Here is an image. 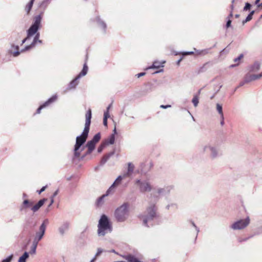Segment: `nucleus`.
<instances>
[{"label": "nucleus", "mask_w": 262, "mask_h": 262, "mask_svg": "<svg viewBox=\"0 0 262 262\" xmlns=\"http://www.w3.org/2000/svg\"><path fill=\"white\" fill-rule=\"evenodd\" d=\"M91 110L89 109L85 114V123L84 129L81 135L77 136L76 139V143L74 148V155L75 157H79L80 155V152L84 149V147H82L81 149L80 148L81 146L85 143L88 138L91 122Z\"/></svg>", "instance_id": "f257e3e1"}, {"label": "nucleus", "mask_w": 262, "mask_h": 262, "mask_svg": "<svg viewBox=\"0 0 262 262\" xmlns=\"http://www.w3.org/2000/svg\"><path fill=\"white\" fill-rule=\"evenodd\" d=\"M113 231V227L108 217L102 214L99 220L98 224L97 234L99 236H104Z\"/></svg>", "instance_id": "f03ea898"}, {"label": "nucleus", "mask_w": 262, "mask_h": 262, "mask_svg": "<svg viewBox=\"0 0 262 262\" xmlns=\"http://www.w3.org/2000/svg\"><path fill=\"white\" fill-rule=\"evenodd\" d=\"M130 204L128 202L123 203L117 207L114 212V217L118 222H125L129 216Z\"/></svg>", "instance_id": "7ed1b4c3"}, {"label": "nucleus", "mask_w": 262, "mask_h": 262, "mask_svg": "<svg viewBox=\"0 0 262 262\" xmlns=\"http://www.w3.org/2000/svg\"><path fill=\"white\" fill-rule=\"evenodd\" d=\"M156 202L150 204L143 214L141 215V219L145 226L149 227L148 223L151 222L157 217V207Z\"/></svg>", "instance_id": "20e7f679"}, {"label": "nucleus", "mask_w": 262, "mask_h": 262, "mask_svg": "<svg viewBox=\"0 0 262 262\" xmlns=\"http://www.w3.org/2000/svg\"><path fill=\"white\" fill-rule=\"evenodd\" d=\"M173 188V187L172 185L164 186L163 187H156L154 191L150 194L151 197L154 199L156 203L159 200L160 196H165L167 198Z\"/></svg>", "instance_id": "39448f33"}, {"label": "nucleus", "mask_w": 262, "mask_h": 262, "mask_svg": "<svg viewBox=\"0 0 262 262\" xmlns=\"http://www.w3.org/2000/svg\"><path fill=\"white\" fill-rule=\"evenodd\" d=\"M210 152V156L211 159H214L221 155L220 148L217 145L207 144L203 146V152Z\"/></svg>", "instance_id": "423d86ee"}, {"label": "nucleus", "mask_w": 262, "mask_h": 262, "mask_svg": "<svg viewBox=\"0 0 262 262\" xmlns=\"http://www.w3.org/2000/svg\"><path fill=\"white\" fill-rule=\"evenodd\" d=\"M42 19V14L37 15L33 17V23L29 29H31L32 27H35L36 28V32L33 34V36L34 35V38H39L40 37V33L38 32V30L41 28V22Z\"/></svg>", "instance_id": "0eeeda50"}, {"label": "nucleus", "mask_w": 262, "mask_h": 262, "mask_svg": "<svg viewBox=\"0 0 262 262\" xmlns=\"http://www.w3.org/2000/svg\"><path fill=\"white\" fill-rule=\"evenodd\" d=\"M135 184L139 187L141 192H150L152 190V186L148 180H141L137 179Z\"/></svg>", "instance_id": "6e6552de"}, {"label": "nucleus", "mask_w": 262, "mask_h": 262, "mask_svg": "<svg viewBox=\"0 0 262 262\" xmlns=\"http://www.w3.org/2000/svg\"><path fill=\"white\" fill-rule=\"evenodd\" d=\"M249 217H247L245 219H241L234 222L231 226L230 228L233 230H242L245 228L250 223Z\"/></svg>", "instance_id": "1a4fd4ad"}, {"label": "nucleus", "mask_w": 262, "mask_h": 262, "mask_svg": "<svg viewBox=\"0 0 262 262\" xmlns=\"http://www.w3.org/2000/svg\"><path fill=\"white\" fill-rule=\"evenodd\" d=\"M153 166L152 163L151 161H145L141 163L140 165V170L142 174L147 173Z\"/></svg>", "instance_id": "9d476101"}, {"label": "nucleus", "mask_w": 262, "mask_h": 262, "mask_svg": "<svg viewBox=\"0 0 262 262\" xmlns=\"http://www.w3.org/2000/svg\"><path fill=\"white\" fill-rule=\"evenodd\" d=\"M70 223L68 221H64L58 228V231L61 236H63L69 229Z\"/></svg>", "instance_id": "9b49d317"}, {"label": "nucleus", "mask_w": 262, "mask_h": 262, "mask_svg": "<svg viewBox=\"0 0 262 262\" xmlns=\"http://www.w3.org/2000/svg\"><path fill=\"white\" fill-rule=\"evenodd\" d=\"M57 99V96L56 95H53L51 98H50L47 101H46L45 103H43L42 105H41L37 110L36 113L39 114L40 113L41 110L48 106L52 103L55 102Z\"/></svg>", "instance_id": "f8f14e48"}, {"label": "nucleus", "mask_w": 262, "mask_h": 262, "mask_svg": "<svg viewBox=\"0 0 262 262\" xmlns=\"http://www.w3.org/2000/svg\"><path fill=\"white\" fill-rule=\"evenodd\" d=\"M124 178V177L123 176H119L115 180L114 183L112 184V185L110 187V188L107 189V190H108V191L111 193L113 192L114 191V189L121 184V181Z\"/></svg>", "instance_id": "ddd939ff"}, {"label": "nucleus", "mask_w": 262, "mask_h": 262, "mask_svg": "<svg viewBox=\"0 0 262 262\" xmlns=\"http://www.w3.org/2000/svg\"><path fill=\"white\" fill-rule=\"evenodd\" d=\"M111 192L107 190L106 193L101 196L99 197L96 201L95 205L97 207L99 208L101 207L104 203V199L108 196Z\"/></svg>", "instance_id": "4468645a"}, {"label": "nucleus", "mask_w": 262, "mask_h": 262, "mask_svg": "<svg viewBox=\"0 0 262 262\" xmlns=\"http://www.w3.org/2000/svg\"><path fill=\"white\" fill-rule=\"evenodd\" d=\"M37 43H42V41L41 40H40L39 38H34L32 43L30 45L26 46L25 48L21 50V52H25L31 49L36 45Z\"/></svg>", "instance_id": "2eb2a0df"}, {"label": "nucleus", "mask_w": 262, "mask_h": 262, "mask_svg": "<svg viewBox=\"0 0 262 262\" xmlns=\"http://www.w3.org/2000/svg\"><path fill=\"white\" fill-rule=\"evenodd\" d=\"M36 29L35 27H32L31 29H28L27 31V37L22 40L21 45L28 40L31 37L33 36V34L36 32Z\"/></svg>", "instance_id": "dca6fc26"}, {"label": "nucleus", "mask_w": 262, "mask_h": 262, "mask_svg": "<svg viewBox=\"0 0 262 262\" xmlns=\"http://www.w3.org/2000/svg\"><path fill=\"white\" fill-rule=\"evenodd\" d=\"M21 51H19V46H15L13 43L11 44V48L9 50V53L12 54L14 57L18 56L21 53Z\"/></svg>", "instance_id": "f3484780"}, {"label": "nucleus", "mask_w": 262, "mask_h": 262, "mask_svg": "<svg viewBox=\"0 0 262 262\" xmlns=\"http://www.w3.org/2000/svg\"><path fill=\"white\" fill-rule=\"evenodd\" d=\"M165 63V61H162L161 62L158 61H155L150 66L147 67L145 70L155 69H157L160 67H163L164 64Z\"/></svg>", "instance_id": "a211bd4d"}, {"label": "nucleus", "mask_w": 262, "mask_h": 262, "mask_svg": "<svg viewBox=\"0 0 262 262\" xmlns=\"http://www.w3.org/2000/svg\"><path fill=\"white\" fill-rule=\"evenodd\" d=\"M127 166V172L123 174V177L125 178L130 177L133 173L135 169L134 165L131 162L128 163Z\"/></svg>", "instance_id": "6ab92c4d"}, {"label": "nucleus", "mask_w": 262, "mask_h": 262, "mask_svg": "<svg viewBox=\"0 0 262 262\" xmlns=\"http://www.w3.org/2000/svg\"><path fill=\"white\" fill-rule=\"evenodd\" d=\"M46 201H47L46 199L40 200L36 204H35L31 208V210L34 212H36L44 204Z\"/></svg>", "instance_id": "aec40b11"}, {"label": "nucleus", "mask_w": 262, "mask_h": 262, "mask_svg": "<svg viewBox=\"0 0 262 262\" xmlns=\"http://www.w3.org/2000/svg\"><path fill=\"white\" fill-rule=\"evenodd\" d=\"M261 63L258 61H255L254 63L249 67V70L252 72L258 71L260 67Z\"/></svg>", "instance_id": "412c9836"}, {"label": "nucleus", "mask_w": 262, "mask_h": 262, "mask_svg": "<svg viewBox=\"0 0 262 262\" xmlns=\"http://www.w3.org/2000/svg\"><path fill=\"white\" fill-rule=\"evenodd\" d=\"M96 21H97L99 26L102 28L103 33H105L106 32V27H107L106 24H105V23L104 21H103L102 20H101L100 19V18L99 17V16H97L96 18Z\"/></svg>", "instance_id": "4be33fe9"}, {"label": "nucleus", "mask_w": 262, "mask_h": 262, "mask_svg": "<svg viewBox=\"0 0 262 262\" xmlns=\"http://www.w3.org/2000/svg\"><path fill=\"white\" fill-rule=\"evenodd\" d=\"M46 231L44 230V228H39L38 231L36 232L34 236V238L38 241H41L43 238Z\"/></svg>", "instance_id": "5701e85b"}, {"label": "nucleus", "mask_w": 262, "mask_h": 262, "mask_svg": "<svg viewBox=\"0 0 262 262\" xmlns=\"http://www.w3.org/2000/svg\"><path fill=\"white\" fill-rule=\"evenodd\" d=\"M245 82H247L248 83L250 81L255 80L260 78L258 76V74H253V75L247 74L245 76Z\"/></svg>", "instance_id": "b1692460"}, {"label": "nucleus", "mask_w": 262, "mask_h": 262, "mask_svg": "<svg viewBox=\"0 0 262 262\" xmlns=\"http://www.w3.org/2000/svg\"><path fill=\"white\" fill-rule=\"evenodd\" d=\"M123 257L125 258L128 262H142L139 260L138 258L132 254H127L126 255L123 256Z\"/></svg>", "instance_id": "393cba45"}, {"label": "nucleus", "mask_w": 262, "mask_h": 262, "mask_svg": "<svg viewBox=\"0 0 262 262\" xmlns=\"http://www.w3.org/2000/svg\"><path fill=\"white\" fill-rule=\"evenodd\" d=\"M80 78H78V76H77L73 80H72L68 85V89L71 90L72 89H75L76 86L78 84V80Z\"/></svg>", "instance_id": "a878e982"}, {"label": "nucleus", "mask_w": 262, "mask_h": 262, "mask_svg": "<svg viewBox=\"0 0 262 262\" xmlns=\"http://www.w3.org/2000/svg\"><path fill=\"white\" fill-rule=\"evenodd\" d=\"M32 205L33 202L29 201L28 200H25L20 207V210L23 211L25 209L30 208Z\"/></svg>", "instance_id": "bb28decb"}, {"label": "nucleus", "mask_w": 262, "mask_h": 262, "mask_svg": "<svg viewBox=\"0 0 262 262\" xmlns=\"http://www.w3.org/2000/svg\"><path fill=\"white\" fill-rule=\"evenodd\" d=\"M114 154L115 151L114 150L104 156L101 160V164L103 165L104 164H105L106 162V161L109 159V158L111 156L114 155Z\"/></svg>", "instance_id": "cd10ccee"}, {"label": "nucleus", "mask_w": 262, "mask_h": 262, "mask_svg": "<svg viewBox=\"0 0 262 262\" xmlns=\"http://www.w3.org/2000/svg\"><path fill=\"white\" fill-rule=\"evenodd\" d=\"M88 71V67L86 63H85L83 65V69L80 73L77 75L78 78H80L82 76H84L86 75Z\"/></svg>", "instance_id": "c85d7f7f"}, {"label": "nucleus", "mask_w": 262, "mask_h": 262, "mask_svg": "<svg viewBox=\"0 0 262 262\" xmlns=\"http://www.w3.org/2000/svg\"><path fill=\"white\" fill-rule=\"evenodd\" d=\"M34 2V0H30V1L26 5L25 7V10L28 14L30 13L33 5Z\"/></svg>", "instance_id": "c756f323"}, {"label": "nucleus", "mask_w": 262, "mask_h": 262, "mask_svg": "<svg viewBox=\"0 0 262 262\" xmlns=\"http://www.w3.org/2000/svg\"><path fill=\"white\" fill-rule=\"evenodd\" d=\"M29 256V254L27 252H25L22 256L18 259V262H26Z\"/></svg>", "instance_id": "7c9ffc66"}, {"label": "nucleus", "mask_w": 262, "mask_h": 262, "mask_svg": "<svg viewBox=\"0 0 262 262\" xmlns=\"http://www.w3.org/2000/svg\"><path fill=\"white\" fill-rule=\"evenodd\" d=\"M194 50L195 51L196 54L198 55H205L209 53V49H204L202 50H198L194 48Z\"/></svg>", "instance_id": "2f4dec72"}, {"label": "nucleus", "mask_w": 262, "mask_h": 262, "mask_svg": "<svg viewBox=\"0 0 262 262\" xmlns=\"http://www.w3.org/2000/svg\"><path fill=\"white\" fill-rule=\"evenodd\" d=\"M85 146L88 148L90 149V150H93L95 148L96 144L92 142L91 140L89 141L85 145Z\"/></svg>", "instance_id": "473e14b6"}, {"label": "nucleus", "mask_w": 262, "mask_h": 262, "mask_svg": "<svg viewBox=\"0 0 262 262\" xmlns=\"http://www.w3.org/2000/svg\"><path fill=\"white\" fill-rule=\"evenodd\" d=\"M216 111L219 113L220 115V117L223 118V116H224L223 112V107L222 105L220 103H217L216 105Z\"/></svg>", "instance_id": "72a5a7b5"}, {"label": "nucleus", "mask_w": 262, "mask_h": 262, "mask_svg": "<svg viewBox=\"0 0 262 262\" xmlns=\"http://www.w3.org/2000/svg\"><path fill=\"white\" fill-rule=\"evenodd\" d=\"M115 137L114 135H111L110 137L106 140L104 143L107 144H113L115 142Z\"/></svg>", "instance_id": "f704fd0d"}, {"label": "nucleus", "mask_w": 262, "mask_h": 262, "mask_svg": "<svg viewBox=\"0 0 262 262\" xmlns=\"http://www.w3.org/2000/svg\"><path fill=\"white\" fill-rule=\"evenodd\" d=\"M254 12H255L254 11H252L251 12H250V13L248 15V16L246 18V19L243 21V24H244L246 23L251 20L252 18V16L254 14Z\"/></svg>", "instance_id": "c9c22d12"}, {"label": "nucleus", "mask_w": 262, "mask_h": 262, "mask_svg": "<svg viewBox=\"0 0 262 262\" xmlns=\"http://www.w3.org/2000/svg\"><path fill=\"white\" fill-rule=\"evenodd\" d=\"M101 138V135L100 133H98L96 134L93 138V139L91 140L92 142L96 144L100 139Z\"/></svg>", "instance_id": "e433bc0d"}, {"label": "nucleus", "mask_w": 262, "mask_h": 262, "mask_svg": "<svg viewBox=\"0 0 262 262\" xmlns=\"http://www.w3.org/2000/svg\"><path fill=\"white\" fill-rule=\"evenodd\" d=\"M48 224H49V220L46 219L43 221L42 223L39 226V229H41V228H44V230L46 231L47 226L48 225Z\"/></svg>", "instance_id": "4c0bfd02"}, {"label": "nucleus", "mask_w": 262, "mask_h": 262, "mask_svg": "<svg viewBox=\"0 0 262 262\" xmlns=\"http://www.w3.org/2000/svg\"><path fill=\"white\" fill-rule=\"evenodd\" d=\"M192 102L193 103V104L195 107L198 106V103H199V98L197 95H195L193 96L192 100Z\"/></svg>", "instance_id": "58836bf2"}, {"label": "nucleus", "mask_w": 262, "mask_h": 262, "mask_svg": "<svg viewBox=\"0 0 262 262\" xmlns=\"http://www.w3.org/2000/svg\"><path fill=\"white\" fill-rule=\"evenodd\" d=\"M106 143H105L104 142L102 143L98 148L97 151L98 152L100 153L102 152L104 148L106 146Z\"/></svg>", "instance_id": "ea45409f"}, {"label": "nucleus", "mask_w": 262, "mask_h": 262, "mask_svg": "<svg viewBox=\"0 0 262 262\" xmlns=\"http://www.w3.org/2000/svg\"><path fill=\"white\" fill-rule=\"evenodd\" d=\"M177 205L176 203H170L166 206L165 208L167 210H169L171 208H177Z\"/></svg>", "instance_id": "a19ab883"}, {"label": "nucleus", "mask_w": 262, "mask_h": 262, "mask_svg": "<svg viewBox=\"0 0 262 262\" xmlns=\"http://www.w3.org/2000/svg\"><path fill=\"white\" fill-rule=\"evenodd\" d=\"M13 254H11L10 256H9L8 257H7V258L2 260L1 262H11L13 258Z\"/></svg>", "instance_id": "79ce46f5"}, {"label": "nucleus", "mask_w": 262, "mask_h": 262, "mask_svg": "<svg viewBox=\"0 0 262 262\" xmlns=\"http://www.w3.org/2000/svg\"><path fill=\"white\" fill-rule=\"evenodd\" d=\"M251 7V5L250 3H246L245 4V6L244 8V11H247V10H249L250 9Z\"/></svg>", "instance_id": "37998d69"}, {"label": "nucleus", "mask_w": 262, "mask_h": 262, "mask_svg": "<svg viewBox=\"0 0 262 262\" xmlns=\"http://www.w3.org/2000/svg\"><path fill=\"white\" fill-rule=\"evenodd\" d=\"M103 250L102 249L100 248H99L97 249V251L95 254V256H96L97 257L98 256H99L102 252H103Z\"/></svg>", "instance_id": "c03bdc74"}, {"label": "nucleus", "mask_w": 262, "mask_h": 262, "mask_svg": "<svg viewBox=\"0 0 262 262\" xmlns=\"http://www.w3.org/2000/svg\"><path fill=\"white\" fill-rule=\"evenodd\" d=\"M39 241L34 238L32 246L37 247Z\"/></svg>", "instance_id": "a18cd8bd"}, {"label": "nucleus", "mask_w": 262, "mask_h": 262, "mask_svg": "<svg viewBox=\"0 0 262 262\" xmlns=\"http://www.w3.org/2000/svg\"><path fill=\"white\" fill-rule=\"evenodd\" d=\"M36 248H37V247L31 246V250L30 251V253L31 254H35Z\"/></svg>", "instance_id": "49530a36"}, {"label": "nucleus", "mask_w": 262, "mask_h": 262, "mask_svg": "<svg viewBox=\"0 0 262 262\" xmlns=\"http://www.w3.org/2000/svg\"><path fill=\"white\" fill-rule=\"evenodd\" d=\"M110 117V114L108 111H105L104 113L103 119H107Z\"/></svg>", "instance_id": "de8ad7c7"}, {"label": "nucleus", "mask_w": 262, "mask_h": 262, "mask_svg": "<svg viewBox=\"0 0 262 262\" xmlns=\"http://www.w3.org/2000/svg\"><path fill=\"white\" fill-rule=\"evenodd\" d=\"M243 57V55L242 54H240L237 57L235 58L234 59V62L239 61Z\"/></svg>", "instance_id": "09e8293b"}, {"label": "nucleus", "mask_w": 262, "mask_h": 262, "mask_svg": "<svg viewBox=\"0 0 262 262\" xmlns=\"http://www.w3.org/2000/svg\"><path fill=\"white\" fill-rule=\"evenodd\" d=\"M191 224L194 227L195 230L196 231V235H197L198 233L200 231L199 229L197 227V226L195 225V224H194V223L193 222H191Z\"/></svg>", "instance_id": "8fccbe9b"}, {"label": "nucleus", "mask_w": 262, "mask_h": 262, "mask_svg": "<svg viewBox=\"0 0 262 262\" xmlns=\"http://www.w3.org/2000/svg\"><path fill=\"white\" fill-rule=\"evenodd\" d=\"M93 151V150H90V149L88 148V151L85 152V155L82 157V158H83L86 156L91 154Z\"/></svg>", "instance_id": "3c124183"}, {"label": "nucleus", "mask_w": 262, "mask_h": 262, "mask_svg": "<svg viewBox=\"0 0 262 262\" xmlns=\"http://www.w3.org/2000/svg\"><path fill=\"white\" fill-rule=\"evenodd\" d=\"M47 187V186H43L41 189L40 190H38L37 192L38 193V194H40L41 192H42L43 191H44L46 189Z\"/></svg>", "instance_id": "603ef678"}, {"label": "nucleus", "mask_w": 262, "mask_h": 262, "mask_svg": "<svg viewBox=\"0 0 262 262\" xmlns=\"http://www.w3.org/2000/svg\"><path fill=\"white\" fill-rule=\"evenodd\" d=\"M160 107L161 108L166 109V108L170 107L171 105H161Z\"/></svg>", "instance_id": "864d4df0"}, {"label": "nucleus", "mask_w": 262, "mask_h": 262, "mask_svg": "<svg viewBox=\"0 0 262 262\" xmlns=\"http://www.w3.org/2000/svg\"><path fill=\"white\" fill-rule=\"evenodd\" d=\"M249 238V237L244 238H238V241L239 243H242L243 242L247 241Z\"/></svg>", "instance_id": "5fc2aeb1"}, {"label": "nucleus", "mask_w": 262, "mask_h": 262, "mask_svg": "<svg viewBox=\"0 0 262 262\" xmlns=\"http://www.w3.org/2000/svg\"><path fill=\"white\" fill-rule=\"evenodd\" d=\"M193 51H191V52H184L183 53V55H191V54H193Z\"/></svg>", "instance_id": "6e6d98bb"}, {"label": "nucleus", "mask_w": 262, "mask_h": 262, "mask_svg": "<svg viewBox=\"0 0 262 262\" xmlns=\"http://www.w3.org/2000/svg\"><path fill=\"white\" fill-rule=\"evenodd\" d=\"M231 20L229 19L227 21V23H226V27L227 28H229V27L231 26Z\"/></svg>", "instance_id": "4d7b16f0"}, {"label": "nucleus", "mask_w": 262, "mask_h": 262, "mask_svg": "<svg viewBox=\"0 0 262 262\" xmlns=\"http://www.w3.org/2000/svg\"><path fill=\"white\" fill-rule=\"evenodd\" d=\"M248 83L247 82H245V78H244V80L242 82H241L239 84V86L238 87H240V86H243L245 83Z\"/></svg>", "instance_id": "13d9d810"}, {"label": "nucleus", "mask_w": 262, "mask_h": 262, "mask_svg": "<svg viewBox=\"0 0 262 262\" xmlns=\"http://www.w3.org/2000/svg\"><path fill=\"white\" fill-rule=\"evenodd\" d=\"M145 75V72H141V73H138L136 75L137 76V77L138 78H139V77H140L141 76H144Z\"/></svg>", "instance_id": "bf43d9fd"}, {"label": "nucleus", "mask_w": 262, "mask_h": 262, "mask_svg": "<svg viewBox=\"0 0 262 262\" xmlns=\"http://www.w3.org/2000/svg\"><path fill=\"white\" fill-rule=\"evenodd\" d=\"M221 118V122H220V124L222 126L224 125V116H223V118L222 117H220Z\"/></svg>", "instance_id": "052dcab7"}, {"label": "nucleus", "mask_w": 262, "mask_h": 262, "mask_svg": "<svg viewBox=\"0 0 262 262\" xmlns=\"http://www.w3.org/2000/svg\"><path fill=\"white\" fill-rule=\"evenodd\" d=\"M58 193V190H56L53 194L51 197H53V199H54V197H55Z\"/></svg>", "instance_id": "680f3d73"}, {"label": "nucleus", "mask_w": 262, "mask_h": 262, "mask_svg": "<svg viewBox=\"0 0 262 262\" xmlns=\"http://www.w3.org/2000/svg\"><path fill=\"white\" fill-rule=\"evenodd\" d=\"M103 125H104L105 126H107V119H103Z\"/></svg>", "instance_id": "e2e57ef3"}, {"label": "nucleus", "mask_w": 262, "mask_h": 262, "mask_svg": "<svg viewBox=\"0 0 262 262\" xmlns=\"http://www.w3.org/2000/svg\"><path fill=\"white\" fill-rule=\"evenodd\" d=\"M113 134L111 135H114V137H115V135L117 134V130L116 127H115L113 131Z\"/></svg>", "instance_id": "0e129e2a"}, {"label": "nucleus", "mask_w": 262, "mask_h": 262, "mask_svg": "<svg viewBox=\"0 0 262 262\" xmlns=\"http://www.w3.org/2000/svg\"><path fill=\"white\" fill-rule=\"evenodd\" d=\"M54 203V199H53V197H51V202L50 204L49 205V207L51 206L53 203Z\"/></svg>", "instance_id": "69168bd1"}, {"label": "nucleus", "mask_w": 262, "mask_h": 262, "mask_svg": "<svg viewBox=\"0 0 262 262\" xmlns=\"http://www.w3.org/2000/svg\"><path fill=\"white\" fill-rule=\"evenodd\" d=\"M163 71H164V70H163V69H160V70H159V71H157L155 72L154 73V74H157V73H159L163 72Z\"/></svg>", "instance_id": "338daca9"}, {"label": "nucleus", "mask_w": 262, "mask_h": 262, "mask_svg": "<svg viewBox=\"0 0 262 262\" xmlns=\"http://www.w3.org/2000/svg\"><path fill=\"white\" fill-rule=\"evenodd\" d=\"M97 259L96 256H94V258L90 262H94Z\"/></svg>", "instance_id": "774afa93"}]
</instances>
